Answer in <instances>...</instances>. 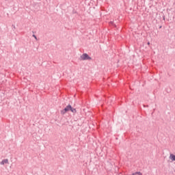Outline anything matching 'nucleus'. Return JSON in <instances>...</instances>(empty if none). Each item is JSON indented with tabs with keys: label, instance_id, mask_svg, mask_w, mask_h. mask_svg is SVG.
<instances>
[{
	"label": "nucleus",
	"instance_id": "obj_1",
	"mask_svg": "<svg viewBox=\"0 0 175 175\" xmlns=\"http://www.w3.org/2000/svg\"><path fill=\"white\" fill-rule=\"evenodd\" d=\"M70 109H71V105H68L63 110H61L60 113L62 116H64V114H66V113H68V111H70Z\"/></svg>",
	"mask_w": 175,
	"mask_h": 175
},
{
	"label": "nucleus",
	"instance_id": "obj_2",
	"mask_svg": "<svg viewBox=\"0 0 175 175\" xmlns=\"http://www.w3.org/2000/svg\"><path fill=\"white\" fill-rule=\"evenodd\" d=\"M81 59L82 61H87V59H91V57H90V55H88V54L87 53H83L81 55Z\"/></svg>",
	"mask_w": 175,
	"mask_h": 175
},
{
	"label": "nucleus",
	"instance_id": "obj_3",
	"mask_svg": "<svg viewBox=\"0 0 175 175\" xmlns=\"http://www.w3.org/2000/svg\"><path fill=\"white\" fill-rule=\"evenodd\" d=\"M9 163V159H3L0 165H5V164H8Z\"/></svg>",
	"mask_w": 175,
	"mask_h": 175
},
{
	"label": "nucleus",
	"instance_id": "obj_4",
	"mask_svg": "<svg viewBox=\"0 0 175 175\" xmlns=\"http://www.w3.org/2000/svg\"><path fill=\"white\" fill-rule=\"evenodd\" d=\"M70 111L72 112V113H76L77 112V111L76 110V109L73 108L71 107V108L70 109Z\"/></svg>",
	"mask_w": 175,
	"mask_h": 175
},
{
	"label": "nucleus",
	"instance_id": "obj_5",
	"mask_svg": "<svg viewBox=\"0 0 175 175\" xmlns=\"http://www.w3.org/2000/svg\"><path fill=\"white\" fill-rule=\"evenodd\" d=\"M170 159H172V161H175V155L173 154H170Z\"/></svg>",
	"mask_w": 175,
	"mask_h": 175
},
{
	"label": "nucleus",
	"instance_id": "obj_6",
	"mask_svg": "<svg viewBox=\"0 0 175 175\" xmlns=\"http://www.w3.org/2000/svg\"><path fill=\"white\" fill-rule=\"evenodd\" d=\"M33 38L36 39V40H38V37L35 34L33 35Z\"/></svg>",
	"mask_w": 175,
	"mask_h": 175
},
{
	"label": "nucleus",
	"instance_id": "obj_7",
	"mask_svg": "<svg viewBox=\"0 0 175 175\" xmlns=\"http://www.w3.org/2000/svg\"><path fill=\"white\" fill-rule=\"evenodd\" d=\"M147 44L148 46H150V42H148Z\"/></svg>",
	"mask_w": 175,
	"mask_h": 175
}]
</instances>
